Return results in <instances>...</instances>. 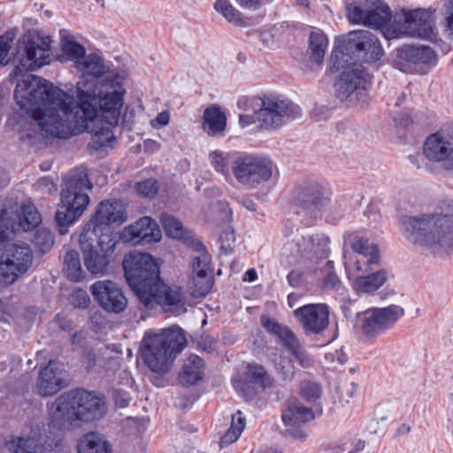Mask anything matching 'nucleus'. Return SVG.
<instances>
[{"label": "nucleus", "instance_id": "obj_1", "mask_svg": "<svg viewBox=\"0 0 453 453\" xmlns=\"http://www.w3.org/2000/svg\"><path fill=\"white\" fill-rule=\"evenodd\" d=\"M52 40L39 30L27 32L18 42L11 75L16 84L17 104L31 115L42 135L66 139L87 131L109 134L121 116L123 77L110 70L97 53L85 55L75 68L82 73L73 97L52 83L29 73L50 61Z\"/></svg>", "mask_w": 453, "mask_h": 453}, {"label": "nucleus", "instance_id": "obj_2", "mask_svg": "<svg viewBox=\"0 0 453 453\" xmlns=\"http://www.w3.org/2000/svg\"><path fill=\"white\" fill-rule=\"evenodd\" d=\"M123 268L129 287L146 309L161 306L165 311L175 314L187 311L183 290L177 286H169L161 280L159 266L150 254H127L123 260Z\"/></svg>", "mask_w": 453, "mask_h": 453}, {"label": "nucleus", "instance_id": "obj_3", "mask_svg": "<svg viewBox=\"0 0 453 453\" xmlns=\"http://www.w3.org/2000/svg\"><path fill=\"white\" fill-rule=\"evenodd\" d=\"M406 239L421 251L442 256L453 250V215L443 212L405 216L401 221Z\"/></svg>", "mask_w": 453, "mask_h": 453}, {"label": "nucleus", "instance_id": "obj_4", "mask_svg": "<svg viewBox=\"0 0 453 453\" xmlns=\"http://www.w3.org/2000/svg\"><path fill=\"white\" fill-rule=\"evenodd\" d=\"M106 411V403L98 394L72 390L60 395L49 407V426L58 431L70 430L100 419Z\"/></svg>", "mask_w": 453, "mask_h": 453}, {"label": "nucleus", "instance_id": "obj_5", "mask_svg": "<svg viewBox=\"0 0 453 453\" xmlns=\"http://www.w3.org/2000/svg\"><path fill=\"white\" fill-rule=\"evenodd\" d=\"M185 346L186 337L179 326L150 330L142 339V360L152 372L164 374L170 370L173 359Z\"/></svg>", "mask_w": 453, "mask_h": 453}, {"label": "nucleus", "instance_id": "obj_6", "mask_svg": "<svg viewBox=\"0 0 453 453\" xmlns=\"http://www.w3.org/2000/svg\"><path fill=\"white\" fill-rule=\"evenodd\" d=\"M92 188L85 170L73 172L61 191L59 208L56 213V221L60 226L73 224L86 211L89 196L86 190Z\"/></svg>", "mask_w": 453, "mask_h": 453}, {"label": "nucleus", "instance_id": "obj_7", "mask_svg": "<svg viewBox=\"0 0 453 453\" xmlns=\"http://www.w3.org/2000/svg\"><path fill=\"white\" fill-rule=\"evenodd\" d=\"M79 242L87 270L92 274H104L117 244L112 232L85 226Z\"/></svg>", "mask_w": 453, "mask_h": 453}, {"label": "nucleus", "instance_id": "obj_8", "mask_svg": "<svg viewBox=\"0 0 453 453\" xmlns=\"http://www.w3.org/2000/svg\"><path fill=\"white\" fill-rule=\"evenodd\" d=\"M434 10L429 8H402L392 15L388 27L386 29V38H397L409 35L426 40L435 37L433 27Z\"/></svg>", "mask_w": 453, "mask_h": 453}, {"label": "nucleus", "instance_id": "obj_9", "mask_svg": "<svg viewBox=\"0 0 453 453\" xmlns=\"http://www.w3.org/2000/svg\"><path fill=\"white\" fill-rule=\"evenodd\" d=\"M329 252V238L321 233L303 235L296 233L282 247L281 260L287 264L301 262L307 268H312L319 259Z\"/></svg>", "mask_w": 453, "mask_h": 453}, {"label": "nucleus", "instance_id": "obj_10", "mask_svg": "<svg viewBox=\"0 0 453 453\" xmlns=\"http://www.w3.org/2000/svg\"><path fill=\"white\" fill-rule=\"evenodd\" d=\"M330 199L331 191L326 184L307 181L296 188L292 202L297 208V214L315 221L322 217Z\"/></svg>", "mask_w": 453, "mask_h": 453}, {"label": "nucleus", "instance_id": "obj_11", "mask_svg": "<svg viewBox=\"0 0 453 453\" xmlns=\"http://www.w3.org/2000/svg\"><path fill=\"white\" fill-rule=\"evenodd\" d=\"M0 246V284L10 285L31 267L34 254L24 242H5Z\"/></svg>", "mask_w": 453, "mask_h": 453}, {"label": "nucleus", "instance_id": "obj_12", "mask_svg": "<svg viewBox=\"0 0 453 453\" xmlns=\"http://www.w3.org/2000/svg\"><path fill=\"white\" fill-rule=\"evenodd\" d=\"M231 171L239 183L255 188L272 178L273 165L267 157L239 153Z\"/></svg>", "mask_w": 453, "mask_h": 453}, {"label": "nucleus", "instance_id": "obj_13", "mask_svg": "<svg viewBox=\"0 0 453 453\" xmlns=\"http://www.w3.org/2000/svg\"><path fill=\"white\" fill-rule=\"evenodd\" d=\"M348 19L380 30L386 37V29L392 19L389 7L380 0H363L346 6Z\"/></svg>", "mask_w": 453, "mask_h": 453}, {"label": "nucleus", "instance_id": "obj_14", "mask_svg": "<svg viewBox=\"0 0 453 453\" xmlns=\"http://www.w3.org/2000/svg\"><path fill=\"white\" fill-rule=\"evenodd\" d=\"M301 114L300 107L277 96H265L261 98V105L257 110L259 127L266 130H275L283 126L289 119Z\"/></svg>", "mask_w": 453, "mask_h": 453}, {"label": "nucleus", "instance_id": "obj_15", "mask_svg": "<svg viewBox=\"0 0 453 453\" xmlns=\"http://www.w3.org/2000/svg\"><path fill=\"white\" fill-rule=\"evenodd\" d=\"M190 270L188 280L190 295L196 298L205 296L212 287L213 269L211 256L202 244L192 257Z\"/></svg>", "mask_w": 453, "mask_h": 453}, {"label": "nucleus", "instance_id": "obj_16", "mask_svg": "<svg viewBox=\"0 0 453 453\" xmlns=\"http://www.w3.org/2000/svg\"><path fill=\"white\" fill-rule=\"evenodd\" d=\"M424 156L431 162L441 163L453 173V128L441 127L430 134L423 145Z\"/></svg>", "mask_w": 453, "mask_h": 453}, {"label": "nucleus", "instance_id": "obj_17", "mask_svg": "<svg viewBox=\"0 0 453 453\" xmlns=\"http://www.w3.org/2000/svg\"><path fill=\"white\" fill-rule=\"evenodd\" d=\"M371 85V78L360 67L342 72L335 83L336 95L341 100L350 102L363 100Z\"/></svg>", "mask_w": 453, "mask_h": 453}, {"label": "nucleus", "instance_id": "obj_18", "mask_svg": "<svg viewBox=\"0 0 453 453\" xmlns=\"http://www.w3.org/2000/svg\"><path fill=\"white\" fill-rule=\"evenodd\" d=\"M352 253L345 254V265L357 273H368L373 265L380 262L377 244L364 238H356L351 243Z\"/></svg>", "mask_w": 453, "mask_h": 453}, {"label": "nucleus", "instance_id": "obj_19", "mask_svg": "<svg viewBox=\"0 0 453 453\" xmlns=\"http://www.w3.org/2000/svg\"><path fill=\"white\" fill-rule=\"evenodd\" d=\"M403 315V308L395 304L369 310L364 314L363 333L367 336L380 335L391 328Z\"/></svg>", "mask_w": 453, "mask_h": 453}, {"label": "nucleus", "instance_id": "obj_20", "mask_svg": "<svg viewBox=\"0 0 453 453\" xmlns=\"http://www.w3.org/2000/svg\"><path fill=\"white\" fill-rule=\"evenodd\" d=\"M329 307L310 303L296 309L293 314L306 334H319L329 325Z\"/></svg>", "mask_w": 453, "mask_h": 453}, {"label": "nucleus", "instance_id": "obj_21", "mask_svg": "<svg viewBox=\"0 0 453 453\" xmlns=\"http://www.w3.org/2000/svg\"><path fill=\"white\" fill-rule=\"evenodd\" d=\"M90 291L95 300L106 311L119 313L127 307V297L119 286L112 280H98L91 285Z\"/></svg>", "mask_w": 453, "mask_h": 453}, {"label": "nucleus", "instance_id": "obj_22", "mask_svg": "<svg viewBox=\"0 0 453 453\" xmlns=\"http://www.w3.org/2000/svg\"><path fill=\"white\" fill-rule=\"evenodd\" d=\"M262 323L265 328L270 334L275 335L283 346L291 352L300 365L306 368L312 365L311 358L289 327L282 326L276 320L269 318L262 319Z\"/></svg>", "mask_w": 453, "mask_h": 453}, {"label": "nucleus", "instance_id": "obj_23", "mask_svg": "<svg viewBox=\"0 0 453 453\" xmlns=\"http://www.w3.org/2000/svg\"><path fill=\"white\" fill-rule=\"evenodd\" d=\"M120 238L124 242L132 245L153 243L161 240L162 232L153 219L145 216L126 226L121 232Z\"/></svg>", "mask_w": 453, "mask_h": 453}, {"label": "nucleus", "instance_id": "obj_24", "mask_svg": "<svg viewBox=\"0 0 453 453\" xmlns=\"http://www.w3.org/2000/svg\"><path fill=\"white\" fill-rule=\"evenodd\" d=\"M127 219L125 205L118 200L102 201L92 219L85 226L100 228L102 232H111L109 226L121 225Z\"/></svg>", "mask_w": 453, "mask_h": 453}, {"label": "nucleus", "instance_id": "obj_25", "mask_svg": "<svg viewBox=\"0 0 453 453\" xmlns=\"http://www.w3.org/2000/svg\"><path fill=\"white\" fill-rule=\"evenodd\" d=\"M66 386V372L62 365L50 360L40 369L36 380V391L41 396H50Z\"/></svg>", "mask_w": 453, "mask_h": 453}, {"label": "nucleus", "instance_id": "obj_26", "mask_svg": "<svg viewBox=\"0 0 453 453\" xmlns=\"http://www.w3.org/2000/svg\"><path fill=\"white\" fill-rule=\"evenodd\" d=\"M349 47L357 54V58L364 62L377 61L383 50L376 35L366 30L353 31L349 34Z\"/></svg>", "mask_w": 453, "mask_h": 453}, {"label": "nucleus", "instance_id": "obj_27", "mask_svg": "<svg viewBox=\"0 0 453 453\" xmlns=\"http://www.w3.org/2000/svg\"><path fill=\"white\" fill-rule=\"evenodd\" d=\"M5 447L12 453L48 452V449L42 442L40 428L37 425L25 428L20 435H12L6 441Z\"/></svg>", "mask_w": 453, "mask_h": 453}, {"label": "nucleus", "instance_id": "obj_28", "mask_svg": "<svg viewBox=\"0 0 453 453\" xmlns=\"http://www.w3.org/2000/svg\"><path fill=\"white\" fill-rule=\"evenodd\" d=\"M435 59L434 51L428 46L405 45L399 48L395 53V63L403 71L404 62L418 65L430 64Z\"/></svg>", "mask_w": 453, "mask_h": 453}, {"label": "nucleus", "instance_id": "obj_29", "mask_svg": "<svg viewBox=\"0 0 453 453\" xmlns=\"http://www.w3.org/2000/svg\"><path fill=\"white\" fill-rule=\"evenodd\" d=\"M388 280V272L380 269L366 275L356 277L352 282L353 290L358 294H372L380 288Z\"/></svg>", "mask_w": 453, "mask_h": 453}, {"label": "nucleus", "instance_id": "obj_30", "mask_svg": "<svg viewBox=\"0 0 453 453\" xmlns=\"http://www.w3.org/2000/svg\"><path fill=\"white\" fill-rule=\"evenodd\" d=\"M313 418L311 408L304 406L297 399L289 400L281 415L283 423L289 427L302 426Z\"/></svg>", "mask_w": 453, "mask_h": 453}, {"label": "nucleus", "instance_id": "obj_31", "mask_svg": "<svg viewBox=\"0 0 453 453\" xmlns=\"http://www.w3.org/2000/svg\"><path fill=\"white\" fill-rule=\"evenodd\" d=\"M17 206L0 203V244L7 242L17 232Z\"/></svg>", "mask_w": 453, "mask_h": 453}, {"label": "nucleus", "instance_id": "obj_32", "mask_svg": "<svg viewBox=\"0 0 453 453\" xmlns=\"http://www.w3.org/2000/svg\"><path fill=\"white\" fill-rule=\"evenodd\" d=\"M203 365V360L200 357L190 355L185 361L182 371L180 372V382L183 386L196 384L202 379Z\"/></svg>", "mask_w": 453, "mask_h": 453}, {"label": "nucleus", "instance_id": "obj_33", "mask_svg": "<svg viewBox=\"0 0 453 453\" xmlns=\"http://www.w3.org/2000/svg\"><path fill=\"white\" fill-rule=\"evenodd\" d=\"M238 154L233 151L215 150L209 153L208 159L213 169L223 175L226 180H231L230 165H234Z\"/></svg>", "mask_w": 453, "mask_h": 453}, {"label": "nucleus", "instance_id": "obj_34", "mask_svg": "<svg viewBox=\"0 0 453 453\" xmlns=\"http://www.w3.org/2000/svg\"><path fill=\"white\" fill-rule=\"evenodd\" d=\"M110 442L100 434L88 433L78 443V453H111Z\"/></svg>", "mask_w": 453, "mask_h": 453}, {"label": "nucleus", "instance_id": "obj_35", "mask_svg": "<svg viewBox=\"0 0 453 453\" xmlns=\"http://www.w3.org/2000/svg\"><path fill=\"white\" fill-rule=\"evenodd\" d=\"M226 118L219 106L208 107L203 112V127L209 135L221 134L226 127Z\"/></svg>", "mask_w": 453, "mask_h": 453}, {"label": "nucleus", "instance_id": "obj_36", "mask_svg": "<svg viewBox=\"0 0 453 453\" xmlns=\"http://www.w3.org/2000/svg\"><path fill=\"white\" fill-rule=\"evenodd\" d=\"M17 231H30L42 222V218L34 204L31 203H25L20 208V213L17 212Z\"/></svg>", "mask_w": 453, "mask_h": 453}, {"label": "nucleus", "instance_id": "obj_37", "mask_svg": "<svg viewBox=\"0 0 453 453\" xmlns=\"http://www.w3.org/2000/svg\"><path fill=\"white\" fill-rule=\"evenodd\" d=\"M61 58L65 61H72L74 66L78 65L86 55L83 45L79 43L73 35H65L61 36L60 41Z\"/></svg>", "mask_w": 453, "mask_h": 453}, {"label": "nucleus", "instance_id": "obj_38", "mask_svg": "<svg viewBox=\"0 0 453 453\" xmlns=\"http://www.w3.org/2000/svg\"><path fill=\"white\" fill-rule=\"evenodd\" d=\"M250 384H258L262 388H266L271 385L270 378L263 366L248 365L244 381L239 382L235 385V388L241 391H245V388H250Z\"/></svg>", "mask_w": 453, "mask_h": 453}, {"label": "nucleus", "instance_id": "obj_39", "mask_svg": "<svg viewBox=\"0 0 453 453\" xmlns=\"http://www.w3.org/2000/svg\"><path fill=\"white\" fill-rule=\"evenodd\" d=\"M64 273L67 279L78 282L85 277L80 255L76 250H69L64 257Z\"/></svg>", "mask_w": 453, "mask_h": 453}, {"label": "nucleus", "instance_id": "obj_40", "mask_svg": "<svg viewBox=\"0 0 453 453\" xmlns=\"http://www.w3.org/2000/svg\"><path fill=\"white\" fill-rule=\"evenodd\" d=\"M245 425V417L242 415V411H238L233 414L231 426L219 441L220 448L226 447L235 442L241 436Z\"/></svg>", "mask_w": 453, "mask_h": 453}, {"label": "nucleus", "instance_id": "obj_41", "mask_svg": "<svg viewBox=\"0 0 453 453\" xmlns=\"http://www.w3.org/2000/svg\"><path fill=\"white\" fill-rule=\"evenodd\" d=\"M327 38L321 31H314L310 35L311 58L318 63H322L327 48Z\"/></svg>", "mask_w": 453, "mask_h": 453}, {"label": "nucleus", "instance_id": "obj_42", "mask_svg": "<svg viewBox=\"0 0 453 453\" xmlns=\"http://www.w3.org/2000/svg\"><path fill=\"white\" fill-rule=\"evenodd\" d=\"M349 51L354 52L353 50L349 49V42L346 46L336 47L334 49L331 55V63L332 66L335 70H347L349 65L355 63L356 58L349 55Z\"/></svg>", "mask_w": 453, "mask_h": 453}, {"label": "nucleus", "instance_id": "obj_43", "mask_svg": "<svg viewBox=\"0 0 453 453\" xmlns=\"http://www.w3.org/2000/svg\"><path fill=\"white\" fill-rule=\"evenodd\" d=\"M160 221L166 235L173 239L184 237L185 228L178 219L170 214L163 213L160 216Z\"/></svg>", "mask_w": 453, "mask_h": 453}, {"label": "nucleus", "instance_id": "obj_44", "mask_svg": "<svg viewBox=\"0 0 453 453\" xmlns=\"http://www.w3.org/2000/svg\"><path fill=\"white\" fill-rule=\"evenodd\" d=\"M214 9L222 14L228 22L238 26L242 24L241 12L232 5L229 0H216Z\"/></svg>", "mask_w": 453, "mask_h": 453}, {"label": "nucleus", "instance_id": "obj_45", "mask_svg": "<svg viewBox=\"0 0 453 453\" xmlns=\"http://www.w3.org/2000/svg\"><path fill=\"white\" fill-rule=\"evenodd\" d=\"M441 12L443 34L448 39L453 41V0L446 1Z\"/></svg>", "mask_w": 453, "mask_h": 453}, {"label": "nucleus", "instance_id": "obj_46", "mask_svg": "<svg viewBox=\"0 0 453 453\" xmlns=\"http://www.w3.org/2000/svg\"><path fill=\"white\" fill-rule=\"evenodd\" d=\"M33 242L42 253H46L54 244V236L48 228L40 227L35 231Z\"/></svg>", "mask_w": 453, "mask_h": 453}, {"label": "nucleus", "instance_id": "obj_47", "mask_svg": "<svg viewBox=\"0 0 453 453\" xmlns=\"http://www.w3.org/2000/svg\"><path fill=\"white\" fill-rule=\"evenodd\" d=\"M15 39L13 32H6L0 36V65H5L10 61L9 50Z\"/></svg>", "mask_w": 453, "mask_h": 453}, {"label": "nucleus", "instance_id": "obj_48", "mask_svg": "<svg viewBox=\"0 0 453 453\" xmlns=\"http://www.w3.org/2000/svg\"><path fill=\"white\" fill-rule=\"evenodd\" d=\"M276 369L278 374L284 381L291 380L296 373V368L291 360L286 357H280L279 361L276 363Z\"/></svg>", "mask_w": 453, "mask_h": 453}, {"label": "nucleus", "instance_id": "obj_49", "mask_svg": "<svg viewBox=\"0 0 453 453\" xmlns=\"http://www.w3.org/2000/svg\"><path fill=\"white\" fill-rule=\"evenodd\" d=\"M321 388L316 382L304 381L301 384L300 394L308 402H314L321 395Z\"/></svg>", "mask_w": 453, "mask_h": 453}, {"label": "nucleus", "instance_id": "obj_50", "mask_svg": "<svg viewBox=\"0 0 453 453\" xmlns=\"http://www.w3.org/2000/svg\"><path fill=\"white\" fill-rule=\"evenodd\" d=\"M137 194L142 197L151 198L158 191V183L154 179H147L135 185Z\"/></svg>", "mask_w": 453, "mask_h": 453}, {"label": "nucleus", "instance_id": "obj_51", "mask_svg": "<svg viewBox=\"0 0 453 453\" xmlns=\"http://www.w3.org/2000/svg\"><path fill=\"white\" fill-rule=\"evenodd\" d=\"M220 249L224 254H228L234 250L235 243V234L232 226L226 228L219 235Z\"/></svg>", "mask_w": 453, "mask_h": 453}, {"label": "nucleus", "instance_id": "obj_52", "mask_svg": "<svg viewBox=\"0 0 453 453\" xmlns=\"http://www.w3.org/2000/svg\"><path fill=\"white\" fill-rule=\"evenodd\" d=\"M22 361L19 357H12L0 364L2 372H8L11 378L18 377L21 372Z\"/></svg>", "mask_w": 453, "mask_h": 453}, {"label": "nucleus", "instance_id": "obj_53", "mask_svg": "<svg viewBox=\"0 0 453 453\" xmlns=\"http://www.w3.org/2000/svg\"><path fill=\"white\" fill-rule=\"evenodd\" d=\"M89 302L88 295L85 290L76 289L72 293L71 303L74 307L86 308Z\"/></svg>", "mask_w": 453, "mask_h": 453}, {"label": "nucleus", "instance_id": "obj_54", "mask_svg": "<svg viewBox=\"0 0 453 453\" xmlns=\"http://www.w3.org/2000/svg\"><path fill=\"white\" fill-rule=\"evenodd\" d=\"M357 391V385L354 382H348L343 385L340 394V402L348 403L353 398Z\"/></svg>", "mask_w": 453, "mask_h": 453}, {"label": "nucleus", "instance_id": "obj_55", "mask_svg": "<svg viewBox=\"0 0 453 453\" xmlns=\"http://www.w3.org/2000/svg\"><path fill=\"white\" fill-rule=\"evenodd\" d=\"M170 113L164 111L157 114V116L150 120V126L155 129H160L169 124Z\"/></svg>", "mask_w": 453, "mask_h": 453}, {"label": "nucleus", "instance_id": "obj_56", "mask_svg": "<svg viewBox=\"0 0 453 453\" xmlns=\"http://www.w3.org/2000/svg\"><path fill=\"white\" fill-rule=\"evenodd\" d=\"M324 287L326 288L338 290L341 287V281L335 273H329L324 280Z\"/></svg>", "mask_w": 453, "mask_h": 453}, {"label": "nucleus", "instance_id": "obj_57", "mask_svg": "<svg viewBox=\"0 0 453 453\" xmlns=\"http://www.w3.org/2000/svg\"><path fill=\"white\" fill-rule=\"evenodd\" d=\"M326 359L331 363H337L342 365L346 362L347 357L342 350H335L334 352L326 353Z\"/></svg>", "mask_w": 453, "mask_h": 453}, {"label": "nucleus", "instance_id": "obj_58", "mask_svg": "<svg viewBox=\"0 0 453 453\" xmlns=\"http://www.w3.org/2000/svg\"><path fill=\"white\" fill-rule=\"evenodd\" d=\"M213 210L219 211L223 221L228 222L231 219V211L226 203L218 202L213 205Z\"/></svg>", "mask_w": 453, "mask_h": 453}, {"label": "nucleus", "instance_id": "obj_59", "mask_svg": "<svg viewBox=\"0 0 453 453\" xmlns=\"http://www.w3.org/2000/svg\"><path fill=\"white\" fill-rule=\"evenodd\" d=\"M197 345L200 349L207 352H211L215 349V342L211 337H202L198 342Z\"/></svg>", "mask_w": 453, "mask_h": 453}, {"label": "nucleus", "instance_id": "obj_60", "mask_svg": "<svg viewBox=\"0 0 453 453\" xmlns=\"http://www.w3.org/2000/svg\"><path fill=\"white\" fill-rule=\"evenodd\" d=\"M256 122H257V111L253 114H241L239 117V123L242 127H248Z\"/></svg>", "mask_w": 453, "mask_h": 453}, {"label": "nucleus", "instance_id": "obj_61", "mask_svg": "<svg viewBox=\"0 0 453 453\" xmlns=\"http://www.w3.org/2000/svg\"><path fill=\"white\" fill-rule=\"evenodd\" d=\"M288 433L291 437L300 441H303L307 438V434L303 429H294V427H292V429L288 430Z\"/></svg>", "mask_w": 453, "mask_h": 453}, {"label": "nucleus", "instance_id": "obj_62", "mask_svg": "<svg viewBox=\"0 0 453 453\" xmlns=\"http://www.w3.org/2000/svg\"><path fill=\"white\" fill-rule=\"evenodd\" d=\"M115 402L120 408H124L128 404L129 397L127 393L119 394L115 396Z\"/></svg>", "mask_w": 453, "mask_h": 453}, {"label": "nucleus", "instance_id": "obj_63", "mask_svg": "<svg viewBox=\"0 0 453 453\" xmlns=\"http://www.w3.org/2000/svg\"><path fill=\"white\" fill-rule=\"evenodd\" d=\"M37 184L40 188H47L49 192H50L52 189H55V184L48 178H41Z\"/></svg>", "mask_w": 453, "mask_h": 453}, {"label": "nucleus", "instance_id": "obj_64", "mask_svg": "<svg viewBox=\"0 0 453 453\" xmlns=\"http://www.w3.org/2000/svg\"><path fill=\"white\" fill-rule=\"evenodd\" d=\"M55 323L62 330H66L67 328H69L70 326L69 320L59 315L56 317Z\"/></svg>", "mask_w": 453, "mask_h": 453}]
</instances>
